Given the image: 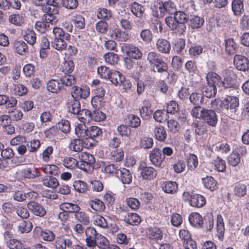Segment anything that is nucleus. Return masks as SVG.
Segmentation results:
<instances>
[{
  "instance_id": "nucleus-1",
  "label": "nucleus",
  "mask_w": 249,
  "mask_h": 249,
  "mask_svg": "<svg viewBox=\"0 0 249 249\" xmlns=\"http://www.w3.org/2000/svg\"><path fill=\"white\" fill-rule=\"evenodd\" d=\"M174 18L167 17L165 22L169 28L179 35H182L186 30L185 23L187 21V15L182 11H176Z\"/></svg>"
},
{
  "instance_id": "nucleus-2",
  "label": "nucleus",
  "mask_w": 249,
  "mask_h": 249,
  "mask_svg": "<svg viewBox=\"0 0 249 249\" xmlns=\"http://www.w3.org/2000/svg\"><path fill=\"white\" fill-rule=\"evenodd\" d=\"M53 34L54 36V39L52 42L53 47L59 51L66 50L67 47V42H69L71 40L70 34L58 27L53 28Z\"/></svg>"
},
{
  "instance_id": "nucleus-3",
  "label": "nucleus",
  "mask_w": 249,
  "mask_h": 249,
  "mask_svg": "<svg viewBox=\"0 0 249 249\" xmlns=\"http://www.w3.org/2000/svg\"><path fill=\"white\" fill-rule=\"evenodd\" d=\"M182 196L183 200L188 202L189 204L193 207L201 208L206 204L205 196L199 194L191 193L186 191L183 193Z\"/></svg>"
},
{
  "instance_id": "nucleus-4",
  "label": "nucleus",
  "mask_w": 249,
  "mask_h": 249,
  "mask_svg": "<svg viewBox=\"0 0 249 249\" xmlns=\"http://www.w3.org/2000/svg\"><path fill=\"white\" fill-rule=\"evenodd\" d=\"M86 142L87 146L92 148L98 142V139L102 137V130L97 126H91L86 129Z\"/></svg>"
},
{
  "instance_id": "nucleus-5",
  "label": "nucleus",
  "mask_w": 249,
  "mask_h": 249,
  "mask_svg": "<svg viewBox=\"0 0 249 249\" xmlns=\"http://www.w3.org/2000/svg\"><path fill=\"white\" fill-rule=\"evenodd\" d=\"M239 105V98L235 96L226 95L221 101L220 107L230 112H235Z\"/></svg>"
},
{
  "instance_id": "nucleus-6",
  "label": "nucleus",
  "mask_w": 249,
  "mask_h": 249,
  "mask_svg": "<svg viewBox=\"0 0 249 249\" xmlns=\"http://www.w3.org/2000/svg\"><path fill=\"white\" fill-rule=\"evenodd\" d=\"M121 50L130 58L139 60L142 58V53L140 49L132 44L124 43L121 46Z\"/></svg>"
},
{
  "instance_id": "nucleus-7",
  "label": "nucleus",
  "mask_w": 249,
  "mask_h": 249,
  "mask_svg": "<svg viewBox=\"0 0 249 249\" xmlns=\"http://www.w3.org/2000/svg\"><path fill=\"white\" fill-rule=\"evenodd\" d=\"M72 89L71 94L73 99L79 101L81 99H85L89 96L90 89L88 86L78 87L75 86L72 87Z\"/></svg>"
},
{
  "instance_id": "nucleus-8",
  "label": "nucleus",
  "mask_w": 249,
  "mask_h": 249,
  "mask_svg": "<svg viewBox=\"0 0 249 249\" xmlns=\"http://www.w3.org/2000/svg\"><path fill=\"white\" fill-rule=\"evenodd\" d=\"M202 115L201 120L212 127L216 126L218 122V117L214 110L205 108V110L202 111Z\"/></svg>"
},
{
  "instance_id": "nucleus-9",
  "label": "nucleus",
  "mask_w": 249,
  "mask_h": 249,
  "mask_svg": "<svg viewBox=\"0 0 249 249\" xmlns=\"http://www.w3.org/2000/svg\"><path fill=\"white\" fill-rule=\"evenodd\" d=\"M109 36L111 39L116 40L119 42H126L131 37L128 33L122 31L119 28H115L110 30Z\"/></svg>"
},
{
  "instance_id": "nucleus-10",
  "label": "nucleus",
  "mask_w": 249,
  "mask_h": 249,
  "mask_svg": "<svg viewBox=\"0 0 249 249\" xmlns=\"http://www.w3.org/2000/svg\"><path fill=\"white\" fill-rule=\"evenodd\" d=\"M149 159L154 165L159 168L162 167V162L165 160L159 148H154L150 152Z\"/></svg>"
},
{
  "instance_id": "nucleus-11",
  "label": "nucleus",
  "mask_w": 249,
  "mask_h": 249,
  "mask_svg": "<svg viewBox=\"0 0 249 249\" xmlns=\"http://www.w3.org/2000/svg\"><path fill=\"white\" fill-rule=\"evenodd\" d=\"M233 64L239 71L245 72L249 70V60L243 55L235 54L233 59Z\"/></svg>"
},
{
  "instance_id": "nucleus-12",
  "label": "nucleus",
  "mask_w": 249,
  "mask_h": 249,
  "mask_svg": "<svg viewBox=\"0 0 249 249\" xmlns=\"http://www.w3.org/2000/svg\"><path fill=\"white\" fill-rule=\"evenodd\" d=\"M148 238L153 242H158L161 240L163 237V231L162 228L158 227H150L146 231Z\"/></svg>"
},
{
  "instance_id": "nucleus-13",
  "label": "nucleus",
  "mask_w": 249,
  "mask_h": 249,
  "mask_svg": "<svg viewBox=\"0 0 249 249\" xmlns=\"http://www.w3.org/2000/svg\"><path fill=\"white\" fill-rule=\"evenodd\" d=\"M237 75L232 71L228 70L226 73V76L221 84L224 89H233L236 88Z\"/></svg>"
},
{
  "instance_id": "nucleus-14",
  "label": "nucleus",
  "mask_w": 249,
  "mask_h": 249,
  "mask_svg": "<svg viewBox=\"0 0 249 249\" xmlns=\"http://www.w3.org/2000/svg\"><path fill=\"white\" fill-rule=\"evenodd\" d=\"M139 170L143 179L151 180L157 177V171L152 167L141 165L139 167Z\"/></svg>"
},
{
  "instance_id": "nucleus-15",
  "label": "nucleus",
  "mask_w": 249,
  "mask_h": 249,
  "mask_svg": "<svg viewBox=\"0 0 249 249\" xmlns=\"http://www.w3.org/2000/svg\"><path fill=\"white\" fill-rule=\"evenodd\" d=\"M27 207L31 213L36 216L42 217L46 214L44 207L38 202L30 201L27 204Z\"/></svg>"
},
{
  "instance_id": "nucleus-16",
  "label": "nucleus",
  "mask_w": 249,
  "mask_h": 249,
  "mask_svg": "<svg viewBox=\"0 0 249 249\" xmlns=\"http://www.w3.org/2000/svg\"><path fill=\"white\" fill-rule=\"evenodd\" d=\"M35 236H40L44 240L52 242L55 237V234L51 230L45 229L43 230L40 227H36L34 230Z\"/></svg>"
},
{
  "instance_id": "nucleus-17",
  "label": "nucleus",
  "mask_w": 249,
  "mask_h": 249,
  "mask_svg": "<svg viewBox=\"0 0 249 249\" xmlns=\"http://www.w3.org/2000/svg\"><path fill=\"white\" fill-rule=\"evenodd\" d=\"M224 50L226 54L233 55L238 49V44L233 38H229L224 40Z\"/></svg>"
},
{
  "instance_id": "nucleus-18",
  "label": "nucleus",
  "mask_w": 249,
  "mask_h": 249,
  "mask_svg": "<svg viewBox=\"0 0 249 249\" xmlns=\"http://www.w3.org/2000/svg\"><path fill=\"white\" fill-rule=\"evenodd\" d=\"M188 220L190 225L195 228L202 229L203 227V218L198 213H191L189 215Z\"/></svg>"
},
{
  "instance_id": "nucleus-19",
  "label": "nucleus",
  "mask_w": 249,
  "mask_h": 249,
  "mask_svg": "<svg viewBox=\"0 0 249 249\" xmlns=\"http://www.w3.org/2000/svg\"><path fill=\"white\" fill-rule=\"evenodd\" d=\"M74 218L78 222L83 224L85 226L89 225L91 222L89 214L84 210H81L80 207L74 214Z\"/></svg>"
},
{
  "instance_id": "nucleus-20",
  "label": "nucleus",
  "mask_w": 249,
  "mask_h": 249,
  "mask_svg": "<svg viewBox=\"0 0 249 249\" xmlns=\"http://www.w3.org/2000/svg\"><path fill=\"white\" fill-rule=\"evenodd\" d=\"M163 2L161 0L155 1L152 10V15L154 17L161 18L166 15V10Z\"/></svg>"
},
{
  "instance_id": "nucleus-21",
  "label": "nucleus",
  "mask_w": 249,
  "mask_h": 249,
  "mask_svg": "<svg viewBox=\"0 0 249 249\" xmlns=\"http://www.w3.org/2000/svg\"><path fill=\"white\" fill-rule=\"evenodd\" d=\"M86 142V139H74L70 143L69 148L71 151L76 152L81 151L84 147L87 149L91 148V147L87 146Z\"/></svg>"
},
{
  "instance_id": "nucleus-22",
  "label": "nucleus",
  "mask_w": 249,
  "mask_h": 249,
  "mask_svg": "<svg viewBox=\"0 0 249 249\" xmlns=\"http://www.w3.org/2000/svg\"><path fill=\"white\" fill-rule=\"evenodd\" d=\"M202 183L206 189L211 192H214L218 188V183L217 180L211 176H207L202 178Z\"/></svg>"
},
{
  "instance_id": "nucleus-23",
  "label": "nucleus",
  "mask_w": 249,
  "mask_h": 249,
  "mask_svg": "<svg viewBox=\"0 0 249 249\" xmlns=\"http://www.w3.org/2000/svg\"><path fill=\"white\" fill-rule=\"evenodd\" d=\"M120 168L121 167L117 164H106L104 163L103 166L101 167V172L108 176H117L119 174Z\"/></svg>"
},
{
  "instance_id": "nucleus-24",
  "label": "nucleus",
  "mask_w": 249,
  "mask_h": 249,
  "mask_svg": "<svg viewBox=\"0 0 249 249\" xmlns=\"http://www.w3.org/2000/svg\"><path fill=\"white\" fill-rule=\"evenodd\" d=\"M88 204L92 210L97 213L103 212L106 209L104 202L96 198L89 200Z\"/></svg>"
},
{
  "instance_id": "nucleus-25",
  "label": "nucleus",
  "mask_w": 249,
  "mask_h": 249,
  "mask_svg": "<svg viewBox=\"0 0 249 249\" xmlns=\"http://www.w3.org/2000/svg\"><path fill=\"white\" fill-rule=\"evenodd\" d=\"M216 235L218 239L220 241H223L225 234V224L224 219L221 214H218L216 217Z\"/></svg>"
},
{
  "instance_id": "nucleus-26",
  "label": "nucleus",
  "mask_w": 249,
  "mask_h": 249,
  "mask_svg": "<svg viewBox=\"0 0 249 249\" xmlns=\"http://www.w3.org/2000/svg\"><path fill=\"white\" fill-rule=\"evenodd\" d=\"M157 50L162 53L168 54L171 50V45L169 41L163 38H159L156 43Z\"/></svg>"
},
{
  "instance_id": "nucleus-27",
  "label": "nucleus",
  "mask_w": 249,
  "mask_h": 249,
  "mask_svg": "<svg viewBox=\"0 0 249 249\" xmlns=\"http://www.w3.org/2000/svg\"><path fill=\"white\" fill-rule=\"evenodd\" d=\"M22 177L29 179H34L41 176L38 169L34 168H26L19 171Z\"/></svg>"
},
{
  "instance_id": "nucleus-28",
  "label": "nucleus",
  "mask_w": 249,
  "mask_h": 249,
  "mask_svg": "<svg viewBox=\"0 0 249 249\" xmlns=\"http://www.w3.org/2000/svg\"><path fill=\"white\" fill-rule=\"evenodd\" d=\"M120 175L117 177L123 184H129L132 181V175L130 171L125 168H121Z\"/></svg>"
},
{
  "instance_id": "nucleus-29",
  "label": "nucleus",
  "mask_w": 249,
  "mask_h": 249,
  "mask_svg": "<svg viewBox=\"0 0 249 249\" xmlns=\"http://www.w3.org/2000/svg\"><path fill=\"white\" fill-rule=\"evenodd\" d=\"M73 239L64 236L57 237L55 241L56 249H69Z\"/></svg>"
},
{
  "instance_id": "nucleus-30",
  "label": "nucleus",
  "mask_w": 249,
  "mask_h": 249,
  "mask_svg": "<svg viewBox=\"0 0 249 249\" xmlns=\"http://www.w3.org/2000/svg\"><path fill=\"white\" fill-rule=\"evenodd\" d=\"M17 100L14 97L0 94V106L5 105L6 108H12L16 106Z\"/></svg>"
},
{
  "instance_id": "nucleus-31",
  "label": "nucleus",
  "mask_w": 249,
  "mask_h": 249,
  "mask_svg": "<svg viewBox=\"0 0 249 249\" xmlns=\"http://www.w3.org/2000/svg\"><path fill=\"white\" fill-rule=\"evenodd\" d=\"M130 9L133 14L138 18H142L145 12V8L142 4L134 1L130 5Z\"/></svg>"
},
{
  "instance_id": "nucleus-32",
  "label": "nucleus",
  "mask_w": 249,
  "mask_h": 249,
  "mask_svg": "<svg viewBox=\"0 0 249 249\" xmlns=\"http://www.w3.org/2000/svg\"><path fill=\"white\" fill-rule=\"evenodd\" d=\"M203 95L207 98L214 97L216 94L217 89L214 85H211L207 82L201 88Z\"/></svg>"
},
{
  "instance_id": "nucleus-33",
  "label": "nucleus",
  "mask_w": 249,
  "mask_h": 249,
  "mask_svg": "<svg viewBox=\"0 0 249 249\" xmlns=\"http://www.w3.org/2000/svg\"><path fill=\"white\" fill-rule=\"evenodd\" d=\"M204 224L202 228L204 229L206 232H210L213 228L214 219L212 213H207L203 217Z\"/></svg>"
},
{
  "instance_id": "nucleus-34",
  "label": "nucleus",
  "mask_w": 249,
  "mask_h": 249,
  "mask_svg": "<svg viewBox=\"0 0 249 249\" xmlns=\"http://www.w3.org/2000/svg\"><path fill=\"white\" fill-rule=\"evenodd\" d=\"M124 220L129 225L137 226L141 223V218L137 213H129L125 215Z\"/></svg>"
},
{
  "instance_id": "nucleus-35",
  "label": "nucleus",
  "mask_w": 249,
  "mask_h": 249,
  "mask_svg": "<svg viewBox=\"0 0 249 249\" xmlns=\"http://www.w3.org/2000/svg\"><path fill=\"white\" fill-rule=\"evenodd\" d=\"M71 21L75 28L79 30L83 29L85 27V19L80 13H75L73 15Z\"/></svg>"
},
{
  "instance_id": "nucleus-36",
  "label": "nucleus",
  "mask_w": 249,
  "mask_h": 249,
  "mask_svg": "<svg viewBox=\"0 0 249 249\" xmlns=\"http://www.w3.org/2000/svg\"><path fill=\"white\" fill-rule=\"evenodd\" d=\"M162 189L166 193L174 194L178 190V184L175 181H166L163 182Z\"/></svg>"
},
{
  "instance_id": "nucleus-37",
  "label": "nucleus",
  "mask_w": 249,
  "mask_h": 249,
  "mask_svg": "<svg viewBox=\"0 0 249 249\" xmlns=\"http://www.w3.org/2000/svg\"><path fill=\"white\" fill-rule=\"evenodd\" d=\"M47 88L48 91L53 93H57L61 90L63 87L60 79H51L48 82Z\"/></svg>"
},
{
  "instance_id": "nucleus-38",
  "label": "nucleus",
  "mask_w": 249,
  "mask_h": 249,
  "mask_svg": "<svg viewBox=\"0 0 249 249\" xmlns=\"http://www.w3.org/2000/svg\"><path fill=\"white\" fill-rule=\"evenodd\" d=\"M86 236V242L89 245L93 244L96 237L100 234L97 232L96 229L92 227H89L85 231Z\"/></svg>"
},
{
  "instance_id": "nucleus-39",
  "label": "nucleus",
  "mask_w": 249,
  "mask_h": 249,
  "mask_svg": "<svg viewBox=\"0 0 249 249\" xmlns=\"http://www.w3.org/2000/svg\"><path fill=\"white\" fill-rule=\"evenodd\" d=\"M79 207L80 206L77 204L71 202H63L60 204L59 209L62 211L65 212L67 213H72L74 214Z\"/></svg>"
},
{
  "instance_id": "nucleus-40",
  "label": "nucleus",
  "mask_w": 249,
  "mask_h": 249,
  "mask_svg": "<svg viewBox=\"0 0 249 249\" xmlns=\"http://www.w3.org/2000/svg\"><path fill=\"white\" fill-rule=\"evenodd\" d=\"M62 164L65 167L70 170H74L79 167V161L71 157L64 158Z\"/></svg>"
},
{
  "instance_id": "nucleus-41",
  "label": "nucleus",
  "mask_w": 249,
  "mask_h": 249,
  "mask_svg": "<svg viewBox=\"0 0 249 249\" xmlns=\"http://www.w3.org/2000/svg\"><path fill=\"white\" fill-rule=\"evenodd\" d=\"M247 193V185L241 181L235 184L234 188V195L238 197H243Z\"/></svg>"
},
{
  "instance_id": "nucleus-42",
  "label": "nucleus",
  "mask_w": 249,
  "mask_h": 249,
  "mask_svg": "<svg viewBox=\"0 0 249 249\" xmlns=\"http://www.w3.org/2000/svg\"><path fill=\"white\" fill-rule=\"evenodd\" d=\"M143 105V106L140 109V112L143 119H147L152 114V110L151 109V105L148 100H144Z\"/></svg>"
},
{
  "instance_id": "nucleus-43",
  "label": "nucleus",
  "mask_w": 249,
  "mask_h": 249,
  "mask_svg": "<svg viewBox=\"0 0 249 249\" xmlns=\"http://www.w3.org/2000/svg\"><path fill=\"white\" fill-rule=\"evenodd\" d=\"M154 137L160 142H164L167 138L166 131L163 126H156L154 130Z\"/></svg>"
},
{
  "instance_id": "nucleus-44",
  "label": "nucleus",
  "mask_w": 249,
  "mask_h": 249,
  "mask_svg": "<svg viewBox=\"0 0 249 249\" xmlns=\"http://www.w3.org/2000/svg\"><path fill=\"white\" fill-rule=\"evenodd\" d=\"M93 245L95 247L97 246L100 249H108L109 248V242L107 239L99 234L94 241Z\"/></svg>"
},
{
  "instance_id": "nucleus-45",
  "label": "nucleus",
  "mask_w": 249,
  "mask_h": 249,
  "mask_svg": "<svg viewBox=\"0 0 249 249\" xmlns=\"http://www.w3.org/2000/svg\"><path fill=\"white\" fill-rule=\"evenodd\" d=\"M231 9L234 15L241 16L244 12V4L241 0H233L231 2Z\"/></svg>"
},
{
  "instance_id": "nucleus-46",
  "label": "nucleus",
  "mask_w": 249,
  "mask_h": 249,
  "mask_svg": "<svg viewBox=\"0 0 249 249\" xmlns=\"http://www.w3.org/2000/svg\"><path fill=\"white\" fill-rule=\"evenodd\" d=\"M151 68L155 72L161 74L167 72L168 70V64L164 61L163 59L155 64Z\"/></svg>"
},
{
  "instance_id": "nucleus-47",
  "label": "nucleus",
  "mask_w": 249,
  "mask_h": 249,
  "mask_svg": "<svg viewBox=\"0 0 249 249\" xmlns=\"http://www.w3.org/2000/svg\"><path fill=\"white\" fill-rule=\"evenodd\" d=\"M207 82L211 85H219L221 83V78L216 73L211 71L207 73L206 77Z\"/></svg>"
},
{
  "instance_id": "nucleus-48",
  "label": "nucleus",
  "mask_w": 249,
  "mask_h": 249,
  "mask_svg": "<svg viewBox=\"0 0 249 249\" xmlns=\"http://www.w3.org/2000/svg\"><path fill=\"white\" fill-rule=\"evenodd\" d=\"M46 174L57 175L59 173V168L54 164H46L40 168Z\"/></svg>"
},
{
  "instance_id": "nucleus-49",
  "label": "nucleus",
  "mask_w": 249,
  "mask_h": 249,
  "mask_svg": "<svg viewBox=\"0 0 249 249\" xmlns=\"http://www.w3.org/2000/svg\"><path fill=\"white\" fill-rule=\"evenodd\" d=\"M163 59V57L158 53L152 51L149 52L147 56V60L151 67Z\"/></svg>"
},
{
  "instance_id": "nucleus-50",
  "label": "nucleus",
  "mask_w": 249,
  "mask_h": 249,
  "mask_svg": "<svg viewBox=\"0 0 249 249\" xmlns=\"http://www.w3.org/2000/svg\"><path fill=\"white\" fill-rule=\"evenodd\" d=\"M53 151L54 149L52 145L47 146L40 155L42 160L45 162L50 161L51 159L53 158L52 155Z\"/></svg>"
},
{
  "instance_id": "nucleus-51",
  "label": "nucleus",
  "mask_w": 249,
  "mask_h": 249,
  "mask_svg": "<svg viewBox=\"0 0 249 249\" xmlns=\"http://www.w3.org/2000/svg\"><path fill=\"white\" fill-rule=\"evenodd\" d=\"M187 164L188 169L194 171L198 166V160L197 156L194 154H191L187 159Z\"/></svg>"
},
{
  "instance_id": "nucleus-52",
  "label": "nucleus",
  "mask_w": 249,
  "mask_h": 249,
  "mask_svg": "<svg viewBox=\"0 0 249 249\" xmlns=\"http://www.w3.org/2000/svg\"><path fill=\"white\" fill-rule=\"evenodd\" d=\"M33 229V224L30 220H23L18 226V231L21 233H26L30 232Z\"/></svg>"
},
{
  "instance_id": "nucleus-53",
  "label": "nucleus",
  "mask_w": 249,
  "mask_h": 249,
  "mask_svg": "<svg viewBox=\"0 0 249 249\" xmlns=\"http://www.w3.org/2000/svg\"><path fill=\"white\" fill-rule=\"evenodd\" d=\"M126 123L129 126L137 128L140 125L141 121L138 116L134 114H129L127 116Z\"/></svg>"
},
{
  "instance_id": "nucleus-54",
  "label": "nucleus",
  "mask_w": 249,
  "mask_h": 249,
  "mask_svg": "<svg viewBox=\"0 0 249 249\" xmlns=\"http://www.w3.org/2000/svg\"><path fill=\"white\" fill-rule=\"evenodd\" d=\"M43 185L51 188H56L59 185L57 179L53 176H49L42 180Z\"/></svg>"
},
{
  "instance_id": "nucleus-55",
  "label": "nucleus",
  "mask_w": 249,
  "mask_h": 249,
  "mask_svg": "<svg viewBox=\"0 0 249 249\" xmlns=\"http://www.w3.org/2000/svg\"><path fill=\"white\" fill-rule=\"evenodd\" d=\"M203 18L198 16H193L189 20V26L193 29L200 28L204 24Z\"/></svg>"
},
{
  "instance_id": "nucleus-56",
  "label": "nucleus",
  "mask_w": 249,
  "mask_h": 249,
  "mask_svg": "<svg viewBox=\"0 0 249 249\" xmlns=\"http://www.w3.org/2000/svg\"><path fill=\"white\" fill-rule=\"evenodd\" d=\"M9 21L13 24L20 26L24 23L25 18L22 14H12L9 16Z\"/></svg>"
},
{
  "instance_id": "nucleus-57",
  "label": "nucleus",
  "mask_w": 249,
  "mask_h": 249,
  "mask_svg": "<svg viewBox=\"0 0 249 249\" xmlns=\"http://www.w3.org/2000/svg\"><path fill=\"white\" fill-rule=\"evenodd\" d=\"M213 163L214 165V169L217 171L223 172L226 170V162L221 158L217 156L213 160Z\"/></svg>"
},
{
  "instance_id": "nucleus-58",
  "label": "nucleus",
  "mask_w": 249,
  "mask_h": 249,
  "mask_svg": "<svg viewBox=\"0 0 249 249\" xmlns=\"http://www.w3.org/2000/svg\"><path fill=\"white\" fill-rule=\"evenodd\" d=\"M241 157L240 154L238 153L233 151L228 156L227 162L229 165L235 167L240 162Z\"/></svg>"
},
{
  "instance_id": "nucleus-59",
  "label": "nucleus",
  "mask_w": 249,
  "mask_h": 249,
  "mask_svg": "<svg viewBox=\"0 0 249 249\" xmlns=\"http://www.w3.org/2000/svg\"><path fill=\"white\" fill-rule=\"evenodd\" d=\"M16 52L20 55H23L28 53L27 44L23 41H18L15 43Z\"/></svg>"
},
{
  "instance_id": "nucleus-60",
  "label": "nucleus",
  "mask_w": 249,
  "mask_h": 249,
  "mask_svg": "<svg viewBox=\"0 0 249 249\" xmlns=\"http://www.w3.org/2000/svg\"><path fill=\"white\" fill-rule=\"evenodd\" d=\"M60 81L61 84H62V87L64 88V86H71L76 83V79L75 77L71 74H67L62 76L60 79Z\"/></svg>"
},
{
  "instance_id": "nucleus-61",
  "label": "nucleus",
  "mask_w": 249,
  "mask_h": 249,
  "mask_svg": "<svg viewBox=\"0 0 249 249\" xmlns=\"http://www.w3.org/2000/svg\"><path fill=\"white\" fill-rule=\"evenodd\" d=\"M24 39L30 45H33L36 42V35L33 30L27 29L25 31Z\"/></svg>"
},
{
  "instance_id": "nucleus-62",
  "label": "nucleus",
  "mask_w": 249,
  "mask_h": 249,
  "mask_svg": "<svg viewBox=\"0 0 249 249\" xmlns=\"http://www.w3.org/2000/svg\"><path fill=\"white\" fill-rule=\"evenodd\" d=\"M93 224L99 227L105 229L107 227V223L105 218L100 214H95L93 217Z\"/></svg>"
},
{
  "instance_id": "nucleus-63",
  "label": "nucleus",
  "mask_w": 249,
  "mask_h": 249,
  "mask_svg": "<svg viewBox=\"0 0 249 249\" xmlns=\"http://www.w3.org/2000/svg\"><path fill=\"white\" fill-rule=\"evenodd\" d=\"M97 18L99 19L107 20L112 17V13L110 10L105 8H99L97 13Z\"/></svg>"
},
{
  "instance_id": "nucleus-64",
  "label": "nucleus",
  "mask_w": 249,
  "mask_h": 249,
  "mask_svg": "<svg viewBox=\"0 0 249 249\" xmlns=\"http://www.w3.org/2000/svg\"><path fill=\"white\" fill-rule=\"evenodd\" d=\"M28 151L31 153H36L41 146V142L37 139H32L27 143Z\"/></svg>"
}]
</instances>
